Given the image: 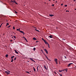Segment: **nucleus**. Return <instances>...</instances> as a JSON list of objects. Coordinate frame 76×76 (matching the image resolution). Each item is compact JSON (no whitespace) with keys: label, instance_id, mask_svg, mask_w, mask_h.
<instances>
[{"label":"nucleus","instance_id":"f257e3e1","mask_svg":"<svg viewBox=\"0 0 76 76\" xmlns=\"http://www.w3.org/2000/svg\"><path fill=\"white\" fill-rule=\"evenodd\" d=\"M20 28H19L18 29V31L20 32L21 33H22V34H23L25 35V33H24V32H23L22 31H20Z\"/></svg>","mask_w":76,"mask_h":76},{"label":"nucleus","instance_id":"f03ea898","mask_svg":"<svg viewBox=\"0 0 76 76\" xmlns=\"http://www.w3.org/2000/svg\"><path fill=\"white\" fill-rule=\"evenodd\" d=\"M5 73L7 74V75H9L10 74V71H5Z\"/></svg>","mask_w":76,"mask_h":76},{"label":"nucleus","instance_id":"7ed1b4c3","mask_svg":"<svg viewBox=\"0 0 76 76\" xmlns=\"http://www.w3.org/2000/svg\"><path fill=\"white\" fill-rule=\"evenodd\" d=\"M54 61H55V62L56 63V64H58V63H57V59L55 58L54 59Z\"/></svg>","mask_w":76,"mask_h":76},{"label":"nucleus","instance_id":"20e7f679","mask_svg":"<svg viewBox=\"0 0 76 76\" xmlns=\"http://www.w3.org/2000/svg\"><path fill=\"white\" fill-rule=\"evenodd\" d=\"M29 58V59H30V60H31V61H34V62H35V63H36L35 62V61L33 60V59H32V58Z\"/></svg>","mask_w":76,"mask_h":76},{"label":"nucleus","instance_id":"39448f33","mask_svg":"<svg viewBox=\"0 0 76 76\" xmlns=\"http://www.w3.org/2000/svg\"><path fill=\"white\" fill-rule=\"evenodd\" d=\"M44 50L46 52L47 54H48V51H47V49H44Z\"/></svg>","mask_w":76,"mask_h":76},{"label":"nucleus","instance_id":"423d86ee","mask_svg":"<svg viewBox=\"0 0 76 76\" xmlns=\"http://www.w3.org/2000/svg\"><path fill=\"white\" fill-rule=\"evenodd\" d=\"M72 63H70L68 65H67V67H69L70 65H71V64H72Z\"/></svg>","mask_w":76,"mask_h":76},{"label":"nucleus","instance_id":"0eeeda50","mask_svg":"<svg viewBox=\"0 0 76 76\" xmlns=\"http://www.w3.org/2000/svg\"><path fill=\"white\" fill-rule=\"evenodd\" d=\"M49 37V38H53V35H50Z\"/></svg>","mask_w":76,"mask_h":76},{"label":"nucleus","instance_id":"6e6552de","mask_svg":"<svg viewBox=\"0 0 76 76\" xmlns=\"http://www.w3.org/2000/svg\"><path fill=\"white\" fill-rule=\"evenodd\" d=\"M44 67L45 69L46 70H47V67H46V66L44 65Z\"/></svg>","mask_w":76,"mask_h":76},{"label":"nucleus","instance_id":"1a4fd4ad","mask_svg":"<svg viewBox=\"0 0 76 76\" xmlns=\"http://www.w3.org/2000/svg\"><path fill=\"white\" fill-rule=\"evenodd\" d=\"M15 53H16V54H19V53L17 51H16V50H15Z\"/></svg>","mask_w":76,"mask_h":76},{"label":"nucleus","instance_id":"9d476101","mask_svg":"<svg viewBox=\"0 0 76 76\" xmlns=\"http://www.w3.org/2000/svg\"><path fill=\"white\" fill-rule=\"evenodd\" d=\"M54 16V15H49V16H50V17H53Z\"/></svg>","mask_w":76,"mask_h":76},{"label":"nucleus","instance_id":"9b49d317","mask_svg":"<svg viewBox=\"0 0 76 76\" xmlns=\"http://www.w3.org/2000/svg\"><path fill=\"white\" fill-rule=\"evenodd\" d=\"M47 45H48V48H50V45H49V44L48 43Z\"/></svg>","mask_w":76,"mask_h":76},{"label":"nucleus","instance_id":"f8f14e48","mask_svg":"<svg viewBox=\"0 0 76 76\" xmlns=\"http://www.w3.org/2000/svg\"><path fill=\"white\" fill-rule=\"evenodd\" d=\"M33 39H34V40H37V39H36L35 37H34L33 38Z\"/></svg>","mask_w":76,"mask_h":76},{"label":"nucleus","instance_id":"ddd939ff","mask_svg":"<svg viewBox=\"0 0 76 76\" xmlns=\"http://www.w3.org/2000/svg\"><path fill=\"white\" fill-rule=\"evenodd\" d=\"M33 69L34 72H35V71H36V69H35V68H34V67H33Z\"/></svg>","mask_w":76,"mask_h":76},{"label":"nucleus","instance_id":"4468645a","mask_svg":"<svg viewBox=\"0 0 76 76\" xmlns=\"http://www.w3.org/2000/svg\"><path fill=\"white\" fill-rule=\"evenodd\" d=\"M24 39L26 41V42H28V41L27 40V39H26L25 37H24Z\"/></svg>","mask_w":76,"mask_h":76},{"label":"nucleus","instance_id":"2eb2a0df","mask_svg":"<svg viewBox=\"0 0 76 76\" xmlns=\"http://www.w3.org/2000/svg\"><path fill=\"white\" fill-rule=\"evenodd\" d=\"M59 72H63V70H59Z\"/></svg>","mask_w":76,"mask_h":76},{"label":"nucleus","instance_id":"dca6fc26","mask_svg":"<svg viewBox=\"0 0 76 76\" xmlns=\"http://www.w3.org/2000/svg\"><path fill=\"white\" fill-rule=\"evenodd\" d=\"M45 44H48V42H47V41L46 42H45Z\"/></svg>","mask_w":76,"mask_h":76},{"label":"nucleus","instance_id":"f3484780","mask_svg":"<svg viewBox=\"0 0 76 76\" xmlns=\"http://www.w3.org/2000/svg\"><path fill=\"white\" fill-rule=\"evenodd\" d=\"M5 57H7H7H8V55L7 54L5 56Z\"/></svg>","mask_w":76,"mask_h":76},{"label":"nucleus","instance_id":"a211bd4d","mask_svg":"<svg viewBox=\"0 0 76 76\" xmlns=\"http://www.w3.org/2000/svg\"><path fill=\"white\" fill-rule=\"evenodd\" d=\"M65 70L66 71V72H67V69H65Z\"/></svg>","mask_w":76,"mask_h":76},{"label":"nucleus","instance_id":"6ab92c4d","mask_svg":"<svg viewBox=\"0 0 76 76\" xmlns=\"http://www.w3.org/2000/svg\"><path fill=\"white\" fill-rule=\"evenodd\" d=\"M34 51H35V48H33Z\"/></svg>","mask_w":76,"mask_h":76},{"label":"nucleus","instance_id":"aec40b11","mask_svg":"<svg viewBox=\"0 0 76 76\" xmlns=\"http://www.w3.org/2000/svg\"><path fill=\"white\" fill-rule=\"evenodd\" d=\"M35 31H37V32H39V30H37L36 29H35Z\"/></svg>","mask_w":76,"mask_h":76},{"label":"nucleus","instance_id":"412c9836","mask_svg":"<svg viewBox=\"0 0 76 76\" xmlns=\"http://www.w3.org/2000/svg\"><path fill=\"white\" fill-rule=\"evenodd\" d=\"M12 60L11 61V62H12L13 61V59H12Z\"/></svg>","mask_w":76,"mask_h":76},{"label":"nucleus","instance_id":"4be33fe9","mask_svg":"<svg viewBox=\"0 0 76 76\" xmlns=\"http://www.w3.org/2000/svg\"><path fill=\"white\" fill-rule=\"evenodd\" d=\"M15 56H12L11 57V58H13V57H14Z\"/></svg>","mask_w":76,"mask_h":76},{"label":"nucleus","instance_id":"5701e85b","mask_svg":"<svg viewBox=\"0 0 76 76\" xmlns=\"http://www.w3.org/2000/svg\"><path fill=\"white\" fill-rule=\"evenodd\" d=\"M26 72V73H28L29 74V72Z\"/></svg>","mask_w":76,"mask_h":76},{"label":"nucleus","instance_id":"b1692460","mask_svg":"<svg viewBox=\"0 0 76 76\" xmlns=\"http://www.w3.org/2000/svg\"><path fill=\"white\" fill-rule=\"evenodd\" d=\"M9 25V23H7L6 24V26H7V25Z\"/></svg>","mask_w":76,"mask_h":76},{"label":"nucleus","instance_id":"393cba45","mask_svg":"<svg viewBox=\"0 0 76 76\" xmlns=\"http://www.w3.org/2000/svg\"><path fill=\"white\" fill-rule=\"evenodd\" d=\"M13 37H14V38H15V39H16V36H14Z\"/></svg>","mask_w":76,"mask_h":76},{"label":"nucleus","instance_id":"a878e982","mask_svg":"<svg viewBox=\"0 0 76 76\" xmlns=\"http://www.w3.org/2000/svg\"><path fill=\"white\" fill-rule=\"evenodd\" d=\"M46 58H47V59L48 60V57H47V56H46Z\"/></svg>","mask_w":76,"mask_h":76},{"label":"nucleus","instance_id":"bb28decb","mask_svg":"<svg viewBox=\"0 0 76 76\" xmlns=\"http://www.w3.org/2000/svg\"><path fill=\"white\" fill-rule=\"evenodd\" d=\"M65 7H67V5H65V6H64Z\"/></svg>","mask_w":76,"mask_h":76},{"label":"nucleus","instance_id":"cd10ccee","mask_svg":"<svg viewBox=\"0 0 76 76\" xmlns=\"http://www.w3.org/2000/svg\"><path fill=\"white\" fill-rule=\"evenodd\" d=\"M62 40H63L64 41V40H66V39H64V38H63Z\"/></svg>","mask_w":76,"mask_h":76},{"label":"nucleus","instance_id":"c85d7f7f","mask_svg":"<svg viewBox=\"0 0 76 76\" xmlns=\"http://www.w3.org/2000/svg\"><path fill=\"white\" fill-rule=\"evenodd\" d=\"M53 72L54 73H55V74H56V72L54 71Z\"/></svg>","mask_w":76,"mask_h":76},{"label":"nucleus","instance_id":"c756f323","mask_svg":"<svg viewBox=\"0 0 76 76\" xmlns=\"http://www.w3.org/2000/svg\"><path fill=\"white\" fill-rule=\"evenodd\" d=\"M44 41V42H46V40H43Z\"/></svg>","mask_w":76,"mask_h":76},{"label":"nucleus","instance_id":"7c9ffc66","mask_svg":"<svg viewBox=\"0 0 76 76\" xmlns=\"http://www.w3.org/2000/svg\"><path fill=\"white\" fill-rule=\"evenodd\" d=\"M13 29H15V28L14 27H13Z\"/></svg>","mask_w":76,"mask_h":76},{"label":"nucleus","instance_id":"2f4dec72","mask_svg":"<svg viewBox=\"0 0 76 76\" xmlns=\"http://www.w3.org/2000/svg\"><path fill=\"white\" fill-rule=\"evenodd\" d=\"M15 2H16V1L14 0V1H13V3H15Z\"/></svg>","mask_w":76,"mask_h":76},{"label":"nucleus","instance_id":"473e14b6","mask_svg":"<svg viewBox=\"0 0 76 76\" xmlns=\"http://www.w3.org/2000/svg\"><path fill=\"white\" fill-rule=\"evenodd\" d=\"M10 41L11 42H12V41H13V40H10Z\"/></svg>","mask_w":76,"mask_h":76},{"label":"nucleus","instance_id":"72a5a7b5","mask_svg":"<svg viewBox=\"0 0 76 76\" xmlns=\"http://www.w3.org/2000/svg\"><path fill=\"white\" fill-rule=\"evenodd\" d=\"M69 12V11L66 10V12Z\"/></svg>","mask_w":76,"mask_h":76},{"label":"nucleus","instance_id":"f704fd0d","mask_svg":"<svg viewBox=\"0 0 76 76\" xmlns=\"http://www.w3.org/2000/svg\"><path fill=\"white\" fill-rule=\"evenodd\" d=\"M60 76H63L62 75V74H60Z\"/></svg>","mask_w":76,"mask_h":76},{"label":"nucleus","instance_id":"c9c22d12","mask_svg":"<svg viewBox=\"0 0 76 76\" xmlns=\"http://www.w3.org/2000/svg\"><path fill=\"white\" fill-rule=\"evenodd\" d=\"M16 58H14V60L15 61L16 60Z\"/></svg>","mask_w":76,"mask_h":76},{"label":"nucleus","instance_id":"e433bc0d","mask_svg":"<svg viewBox=\"0 0 76 76\" xmlns=\"http://www.w3.org/2000/svg\"><path fill=\"white\" fill-rule=\"evenodd\" d=\"M64 70H65V69H63V70H62V72H63V71H64Z\"/></svg>","mask_w":76,"mask_h":76},{"label":"nucleus","instance_id":"4c0bfd02","mask_svg":"<svg viewBox=\"0 0 76 76\" xmlns=\"http://www.w3.org/2000/svg\"><path fill=\"white\" fill-rule=\"evenodd\" d=\"M42 39L43 40V41H44V39H43V38H42Z\"/></svg>","mask_w":76,"mask_h":76},{"label":"nucleus","instance_id":"58836bf2","mask_svg":"<svg viewBox=\"0 0 76 76\" xmlns=\"http://www.w3.org/2000/svg\"><path fill=\"white\" fill-rule=\"evenodd\" d=\"M11 26H9L8 27V28H10V27Z\"/></svg>","mask_w":76,"mask_h":76},{"label":"nucleus","instance_id":"ea45409f","mask_svg":"<svg viewBox=\"0 0 76 76\" xmlns=\"http://www.w3.org/2000/svg\"><path fill=\"white\" fill-rule=\"evenodd\" d=\"M15 12L16 13H18V12H16V11H15Z\"/></svg>","mask_w":76,"mask_h":76},{"label":"nucleus","instance_id":"a19ab883","mask_svg":"<svg viewBox=\"0 0 76 76\" xmlns=\"http://www.w3.org/2000/svg\"><path fill=\"white\" fill-rule=\"evenodd\" d=\"M15 4H18L16 2H15Z\"/></svg>","mask_w":76,"mask_h":76},{"label":"nucleus","instance_id":"79ce46f5","mask_svg":"<svg viewBox=\"0 0 76 76\" xmlns=\"http://www.w3.org/2000/svg\"><path fill=\"white\" fill-rule=\"evenodd\" d=\"M38 42V41H36V42Z\"/></svg>","mask_w":76,"mask_h":76},{"label":"nucleus","instance_id":"37998d69","mask_svg":"<svg viewBox=\"0 0 76 76\" xmlns=\"http://www.w3.org/2000/svg\"><path fill=\"white\" fill-rule=\"evenodd\" d=\"M11 2H13V1H11Z\"/></svg>","mask_w":76,"mask_h":76},{"label":"nucleus","instance_id":"c03bdc74","mask_svg":"<svg viewBox=\"0 0 76 76\" xmlns=\"http://www.w3.org/2000/svg\"><path fill=\"white\" fill-rule=\"evenodd\" d=\"M17 31H19L18 29H17Z\"/></svg>","mask_w":76,"mask_h":76},{"label":"nucleus","instance_id":"a18cd8bd","mask_svg":"<svg viewBox=\"0 0 76 76\" xmlns=\"http://www.w3.org/2000/svg\"><path fill=\"white\" fill-rule=\"evenodd\" d=\"M52 6H54V4H53L52 5Z\"/></svg>","mask_w":76,"mask_h":76},{"label":"nucleus","instance_id":"49530a36","mask_svg":"<svg viewBox=\"0 0 76 76\" xmlns=\"http://www.w3.org/2000/svg\"><path fill=\"white\" fill-rule=\"evenodd\" d=\"M61 6H63V4H61Z\"/></svg>","mask_w":76,"mask_h":76},{"label":"nucleus","instance_id":"de8ad7c7","mask_svg":"<svg viewBox=\"0 0 76 76\" xmlns=\"http://www.w3.org/2000/svg\"><path fill=\"white\" fill-rule=\"evenodd\" d=\"M48 60L49 61H50V59H48Z\"/></svg>","mask_w":76,"mask_h":76},{"label":"nucleus","instance_id":"09e8293b","mask_svg":"<svg viewBox=\"0 0 76 76\" xmlns=\"http://www.w3.org/2000/svg\"><path fill=\"white\" fill-rule=\"evenodd\" d=\"M37 69H38V67H37Z\"/></svg>","mask_w":76,"mask_h":76},{"label":"nucleus","instance_id":"8fccbe9b","mask_svg":"<svg viewBox=\"0 0 76 76\" xmlns=\"http://www.w3.org/2000/svg\"><path fill=\"white\" fill-rule=\"evenodd\" d=\"M37 72H39V71H38V69H37Z\"/></svg>","mask_w":76,"mask_h":76},{"label":"nucleus","instance_id":"3c124183","mask_svg":"<svg viewBox=\"0 0 76 76\" xmlns=\"http://www.w3.org/2000/svg\"><path fill=\"white\" fill-rule=\"evenodd\" d=\"M2 24H1V25H0V26H1V25H2Z\"/></svg>","mask_w":76,"mask_h":76},{"label":"nucleus","instance_id":"603ef678","mask_svg":"<svg viewBox=\"0 0 76 76\" xmlns=\"http://www.w3.org/2000/svg\"><path fill=\"white\" fill-rule=\"evenodd\" d=\"M13 33L15 34V35L16 34V33H14V32Z\"/></svg>","mask_w":76,"mask_h":76},{"label":"nucleus","instance_id":"864d4df0","mask_svg":"<svg viewBox=\"0 0 76 76\" xmlns=\"http://www.w3.org/2000/svg\"><path fill=\"white\" fill-rule=\"evenodd\" d=\"M29 72H31V71H30Z\"/></svg>","mask_w":76,"mask_h":76},{"label":"nucleus","instance_id":"5fc2aeb1","mask_svg":"<svg viewBox=\"0 0 76 76\" xmlns=\"http://www.w3.org/2000/svg\"><path fill=\"white\" fill-rule=\"evenodd\" d=\"M37 67H39V66H38Z\"/></svg>","mask_w":76,"mask_h":76},{"label":"nucleus","instance_id":"6e6d98bb","mask_svg":"<svg viewBox=\"0 0 76 76\" xmlns=\"http://www.w3.org/2000/svg\"><path fill=\"white\" fill-rule=\"evenodd\" d=\"M65 58H66V56H65Z\"/></svg>","mask_w":76,"mask_h":76},{"label":"nucleus","instance_id":"4d7b16f0","mask_svg":"<svg viewBox=\"0 0 76 76\" xmlns=\"http://www.w3.org/2000/svg\"><path fill=\"white\" fill-rule=\"evenodd\" d=\"M75 9L76 10V9Z\"/></svg>","mask_w":76,"mask_h":76},{"label":"nucleus","instance_id":"13d9d810","mask_svg":"<svg viewBox=\"0 0 76 76\" xmlns=\"http://www.w3.org/2000/svg\"><path fill=\"white\" fill-rule=\"evenodd\" d=\"M1 26H0V28H1Z\"/></svg>","mask_w":76,"mask_h":76},{"label":"nucleus","instance_id":"bf43d9fd","mask_svg":"<svg viewBox=\"0 0 76 76\" xmlns=\"http://www.w3.org/2000/svg\"><path fill=\"white\" fill-rule=\"evenodd\" d=\"M56 3H57V1H56Z\"/></svg>","mask_w":76,"mask_h":76},{"label":"nucleus","instance_id":"052dcab7","mask_svg":"<svg viewBox=\"0 0 76 76\" xmlns=\"http://www.w3.org/2000/svg\"><path fill=\"white\" fill-rule=\"evenodd\" d=\"M49 1H51V0H49Z\"/></svg>","mask_w":76,"mask_h":76},{"label":"nucleus","instance_id":"680f3d73","mask_svg":"<svg viewBox=\"0 0 76 76\" xmlns=\"http://www.w3.org/2000/svg\"><path fill=\"white\" fill-rule=\"evenodd\" d=\"M76 1V0H74V1Z\"/></svg>","mask_w":76,"mask_h":76},{"label":"nucleus","instance_id":"e2e57ef3","mask_svg":"<svg viewBox=\"0 0 76 76\" xmlns=\"http://www.w3.org/2000/svg\"><path fill=\"white\" fill-rule=\"evenodd\" d=\"M6 21H7V20Z\"/></svg>","mask_w":76,"mask_h":76},{"label":"nucleus","instance_id":"0e129e2a","mask_svg":"<svg viewBox=\"0 0 76 76\" xmlns=\"http://www.w3.org/2000/svg\"><path fill=\"white\" fill-rule=\"evenodd\" d=\"M53 0V1H54V0Z\"/></svg>","mask_w":76,"mask_h":76},{"label":"nucleus","instance_id":"69168bd1","mask_svg":"<svg viewBox=\"0 0 76 76\" xmlns=\"http://www.w3.org/2000/svg\"><path fill=\"white\" fill-rule=\"evenodd\" d=\"M15 3H16V2H15Z\"/></svg>","mask_w":76,"mask_h":76},{"label":"nucleus","instance_id":"338daca9","mask_svg":"<svg viewBox=\"0 0 76 76\" xmlns=\"http://www.w3.org/2000/svg\"><path fill=\"white\" fill-rule=\"evenodd\" d=\"M11 36H12V35H11Z\"/></svg>","mask_w":76,"mask_h":76},{"label":"nucleus","instance_id":"774afa93","mask_svg":"<svg viewBox=\"0 0 76 76\" xmlns=\"http://www.w3.org/2000/svg\"><path fill=\"white\" fill-rule=\"evenodd\" d=\"M75 12H76V11H75Z\"/></svg>","mask_w":76,"mask_h":76}]
</instances>
